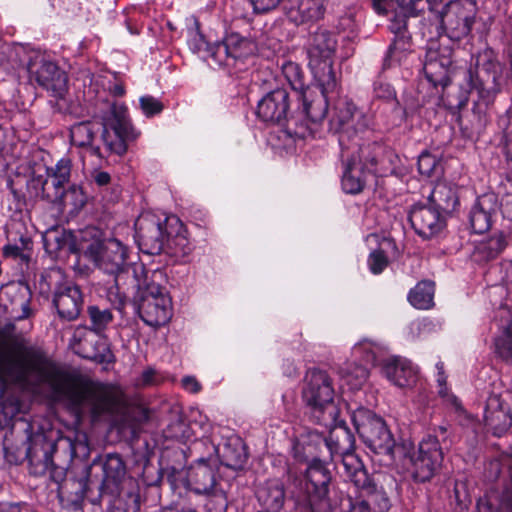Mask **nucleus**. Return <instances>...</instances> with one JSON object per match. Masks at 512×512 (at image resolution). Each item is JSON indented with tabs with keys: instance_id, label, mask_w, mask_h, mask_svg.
<instances>
[{
	"instance_id": "f257e3e1",
	"label": "nucleus",
	"mask_w": 512,
	"mask_h": 512,
	"mask_svg": "<svg viewBox=\"0 0 512 512\" xmlns=\"http://www.w3.org/2000/svg\"><path fill=\"white\" fill-rule=\"evenodd\" d=\"M133 275L139 317L154 328L166 325L172 318L173 308L164 286L165 273L160 269L147 270L143 264H137L133 267Z\"/></svg>"
},
{
	"instance_id": "f03ea898",
	"label": "nucleus",
	"mask_w": 512,
	"mask_h": 512,
	"mask_svg": "<svg viewBox=\"0 0 512 512\" xmlns=\"http://www.w3.org/2000/svg\"><path fill=\"white\" fill-rule=\"evenodd\" d=\"M302 395L318 422L326 427L336 422L339 410L334 403L332 380L326 372L315 369L309 371L305 377Z\"/></svg>"
},
{
	"instance_id": "7ed1b4c3",
	"label": "nucleus",
	"mask_w": 512,
	"mask_h": 512,
	"mask_svg": "<svg viewBox=\"0 0 512 512\" xmlns=\"http://www.w3.org/2000/svg\"><path fill=\"white\" fill-rule=\"evenodd\" d=\"M81 249L98 269L113 277V283L118 287L119 278L128 269V247L116 238H107L94 239Z\"/></svg>"
},
{
	"instance_id": "20e7f679",
	"label": "nucleus",
	"mask_w": 512,
	"mask_h": 512,
	"mask_svg": "<svg viewBox=\"0 0 512 512\" xmlns=\"http://www.w3.org/2000/svg\"><path fill=\"white\" fill-rule=\"evenodd\" d=\"M336 45L335 37L326 30L316 31L309 42L310 69L317 83H321L327 88L337 85L336 73L333 68Z\"/></svg>"
},
{
	"instance_id": "39448f33",
	"label": "nucleus",
	"mask_w": 512,
	"mask_h": 512,
	"mask_svg": "<svg viewBox=\"0 0 512 512\" xmlns=\"http://www.w3.org/2000/svg\"><path fill=\"white\" fill-rule=\"evenodd\" d=\"M31 430V425L26 423L24 433H26L27 460L30 472L35 476L48 473L54 482L60 483L65 479L66 472L63 467L53 463L52 456L56 451V444L47 439L43 433H32Z\"/></svg>"
},
{
	"instance_id": "423d86ee",
	"label": "nucleus",
	"mask_w": 512,
	"mask_h": 512,
	"mask_svg": "<svg viewBox=\"0 0 512 512\" xmlns=\"http://www.w3.org/2000/svg\"><path fill=\"white\" fill-rule=\"evenodd\" d=\"M353 422L359 436L375 453L394 459L395 440L385 421L366 409H359L353 415Z\"/></svg>"
},
{
	"instance_id": "0eeeda50",
	"label": "nucleus",
	"mask_w": 512,
	"mask_h": 512,
	"mask_svg": "<svg viewBox=\"0 0 512 512\" xmlns=\"http://www.w3.org/2000/svg\"><path fill=\"white\" fill-rule=\"evenodd\" d=\"M370 123V118L358 111L356 106L346 99H340L335 103L329 121L330 130L339 134V144L346 150L352 148L351 139L364 133Z\"/></svg>"
},
{
	"instance_id": "6e6552de",
	"label": "nucleus",
	"mask_w": 512,
	"mask_h": 512,
	"mask_svg": "<svg viewBox=\"0 0 512 512\" xmlns=\"http://www.w3.org/2000/svg\"><path fill=\"white\" fill-rule=\"evenodd\" d=\"M307 502L312 512H330L337 506L338 498L330 497L331 472L319 459H314L306 469ZM335 497L338 492L334 491Z\"/></svg>"
},
{
	"instance_id": "1a4fd4ad",
	"label": "nucleus",
	"mask_w": 512,
	"mask_h": 512,
	"mask_svg": "<svg viewBox=\"0 0 512 512\" xmlns=\"http://www.w3.org/2000/svg\"><path fill=\"white\" fill-rule=\"evenodd\" d=\"M444 448L437 435H428L418 445V450L411 455L410 473L415 482L430 481L441 469Z\"/></svg>"
},
{
	"instance_id": "9d476101",
	"label": "nucleus",
	"mask_w": 512,
	"mask_h": 512,
	"mask_svg": "<svg viewBox=\"0 0 512 512\" xmlns=\"http://www.w3.org/2000/svg\"><path fill=\"white\" fill-rule=\"evenodd\" d=\"M476 15L475 1L454 0L443 7L439 13V19L447 37L459 41L469 35Z\"/></svg>"
},
{
	"instance_id": "9b49d317",
	"label": "nucleus",
	"mask_w": 512,
	"mask_h": 512,
	"mask_svg": "<svg viewBox=\"0 0 512 512\" xmlns=\"http://www.w3.org/2000/svg\"><path fill=\"white\" fill-rule=\"evenodd\" d=\"M204 49L208 56L220 65L234 66L240 61L254 54L255 43L237 33L229 34L223 42L209 45L202 40L199 50Z\"/></svg>"
},
{
	"instance_id": "f8f14e48",
	"label": "nucleus",
	"mask_w": 512,
	"mask_h": 512,
	"mask_svg": "<svg viewBox=\"0 0 512 512\" xmlns=\"http://www.w3.org/2000/svg\"><path fill=\"white\" fill-rule=\"evenodd\" d=\"M354 436L345 426H334L328 437L323 439V445L330 453V457L338 455L342 458V464L347 477L363 467L362 462L353 454Z\"/></svg>"
},
{
	"instance_id": "ddd939ff",
	"label": "nucleus",
	"mask_w": 512,
	"mask_h": 512,
	"mask_svg": "<svg viewBox=\"0 0 512 512\" xmlns=\"http://www.w3.org/2000/svg\"><path fill=\"white\" fill-rule=\"evenodd\" d=\"M27 70L31 79L40 86L51 91L55 96L61 97L67 89V75L56 63L42 55H35L28 64Z\"/></svg>"
},
{
	"instance_id": "4468645a",
	"label": "nucleus",
	"mask_w": 512,
	"mask_h": 512,
	"mask_svg": "<svg viewBox=\"0 0 512 512\" xmlns=\"http://www.w3.org/2000/svg\"><path fill=\"white\" fill-rule=\"evenodd\" d=\"M131 133V125L123 107H111V115L104 119L101 139L109 152L122 155L127 150L126 141Z\"/></svg>"
},
{
	"instance_id": "2eb2a0df",
	"label": "nucleus",
	"mask_w": 512,
	"mask_h": 512,
	"mask_svg": "<svg viewBox=\"0 0 512 512\" xmlns=\"http://www.w3.org/2000/svg\"><path fill=\"white\" fill-rule=\"evenodd\" d=\"M452 65V49L437 42L428 45L423 70L433 86L445 87L450 83L449 70Z\"/></svg>"
},
{
	"instance_id": "dca6fc26",
	"label": "nucleus",
	"mask_w": 512,
	"mask_h": 512,
	"mask_svg": "<svg viewBox=\"0 0 512 512\" xmlns=\"http://www.w3.org/2000/svg\"><path fill=\"white\" fill-rule=\"evenodd\" d=\"M30 300L31 291L21 282H11L0 288V306L15 320L32 316Z\"/></svg>"
},
{
	"instance_id": "f3484780",
	"label": "nucleus",
	"mask_w": 512,
	"mask_h": 512,
	"mask_svg": "<svg viewBox=\"0 0 512 512\" xmlns=\"http://www.w3.org/2000/svg\"><path fill=\"white\" fill-rule=\"evenodd\" d=\"M53 305L61 319L66 321L75 320L80 315L83 306L80 288L71 282L57 283Z\"/></svg>"
},
{
	"instance_id": "a211bd4d",
	"label": "nucleus",
	"mask_w": 512,
	"mask_h": 512,
	"mask_svg": "<svg viewBox=\"0 0 512 512\" xmlns=\"http://www.w3.org/2000/svg\"><path fill=\"white\" fill-rule=\"evenodd\" d=\"M336 87L337 85L333 88H327L318 83L317 87L307 86L304 91L298 94L303 104V111L311 123L318 124L325 119L328 111L327 95L335 91Z\"/></svg>"
},
{
	"instance_id": "6ab92c4d",
	"label": "nucleus",
	"mask_w": 512,
	"mask_h": 512,
	"mask_svg": "<svg viewBox=\"0 0 512 512\" xmlns=\"http://www.w3.org/2000/svg\"><path fill=\"white\" fill-rule=\"evenodd\" d=\"M71 174V161L63 158L54 167L46 169V178H43L44 200L56 204L69 183Z\"/></svg>"
},
{
	"instance_id": "aec40b11",
	"label": "nucleus",
	"mask_w": 512,
	"mask_h": 512,
	"mask_svg": "<svg viewBox=\"0 0 512 512\" xmlns=\"http://www.w3.org/2000/svg\"><path fill=\"white\" fill-rule=\"evenodd\" d=\"M354 485L363 490L367 495L368 505L373 504L378 512H385L390 507L389 497L380 483V475L371 478L367 471L362 467L354 474L348 477Z\"/></svg>"
},
{
	"instance_id": "412c9836",
	"label": "nucleus",
	"mask_w": 512,
	"mask_h": 512,
	"mask_svg": "<svg viewBox=\"0 0 512 512\" xmlns=\"http://www.w3.org/2000/svg\"><path fill=\"white\" fill-rule=\"evenodd\" d=\"M289 110V94L283 88L267 93L257 105V115L265 122L280 123Z\"/></svg>"
},
{
	"instance_id": "4be33fe9",
	"label": "nucleus",
	"mask_w": 512,
	"mask_h": 512,
	"mask_svg": "<svg viewBox=\"0 0 512 512\" xmlns=\"http://www.w3.org/2000/svg\"><path fill=\"white\" fill-rule=\"evenodd\" d=\"M409 220L415 232L425 239L438 234L445 225L438 210L423 205L415 206L411 210Z\"/></svg>"
},
{
	"instance_id": "5701e85b",
	"label": "nucleus",
	"mask_w": 512,
	"mask_h": 512,
	"mask_svg": "<svg viewBox=\"0 0 512 512\" xmlns=\"http://www.w3.org/2000/svg\"><path fill=\"white\" fill-rule=\"evenodd\" d=\"M484 420L487 427L497 436L505 433L512 426L509 407L499 395H490L486 401Z\"/></svg>"
},
{
	"instance_id": "b1692460",
	"label": "nucleus",
	"mask_w": 512,
	"mask_h": 512,
	"mask_svg": "<svg viewBox=\"0 0 512 512\" xmlns=\"http://www.w3.org/2000/svg\"><path fill=\"white\" fill-rule=\"evenodd\" d=\"M140 249L150 255L160 254L166 245L167 234L163 231V224L159 220L146 219L138 230Z\"/></svg>"
},
{
	"instance_id": "393cba45",
	"label": "nucleus",
	"mask_w": 512,
	"mask_h": 512,
	"mask_svg": "<svg viewBox=\"0 0 512 512\" xmlns=\"http://www.w3.org/2000/svg\"><path fill=\"white\" fill-rule=\"evenodd\" d=\"M497 210L498 203L494 194H484L478 197L469 214L472 230L479 234L488 231L491 227L492 216Z\"/></svg>"
},
{
	"instance_id": "a878e982",
	"label": "nucleus",
	"mask_w": 512,
	"mask_h": 512,
	"mask_svg": "<svg viewBox=\"0 0 512 512\" xmlns=\"http://www.w3.org/2000/svg\"><path fill=\"white\" fill-rule=\"evenodd\" d=\"M349 150L342 148V154L355 152L357 165H362L367 172H377V165L381 161L384 153V148L376 142L361 143L360 135L357 138L351 139Z\"/></svg>"
},
{
	"instance_id": "bb28decb",
	"label": "nucleus",
	"mask_w": 512,
	"mask_h": 512,
	"mask_svg": "<svg viewBox=\"0 0 512 512\" xmlns=\"http://www.w3.org/2000/svg\"><path fill=\"white\" fill-rule=\"evenodd\" d=\"M285 10L296 25L316 21L324 15V0H287Z\"/></svg>"
},
{
	"instance_id": "cd10ccee",
	"label": "nucleus",
	"mask_w": 512,
	"mask_h": 512,
	"mask_svg": "<svg viewBox=\"0 0 512 512\" xmlns=\"http://www.w3.org/2000/svg\"><path fill=\"white\" fill-rule=\"evenodd\" d=\"M344 163V172L342 177V187L346 193L358 194L363 191L366 184L367 172L362 165H357L356 155L352 153L342 154Z\"/></svg>"
},
{
	"instance_id": "c85d7f7f",
	"label": "nucleus",
	"mask_w": 512,
	"mask_h": 512,
	"mask_svg": "<svg viewBox=\"0 0 512 512\" xmlns=\"http://www.w3.org/2000/svg\"><path fill=\"white\" fill-rule=\"evenodd\" d=\"M385 376L398 387H408L416 382V371L411 363L400 357L388 358L383 365Z\"/></svg>"
},
{
	"instance_id": "c756f323",
	"label": "nucleus",
	"mask_w": 512,
	"mask_h": 512,
	"mask_svg": "<svg viewBox=\"0 0 512 512\" xmlns=\"http://www.w3.org/2000/svg\"><path fill=\"white\" fill-rule=\"evenodd\" d=\"M256 496L267 512H279L285 501L284 486L279 480H268L258 487Z\"/></svg>"
},
{
	"instance_id": "7c9ffc66",
	"label": "nucleus",
	"mask_w": 512,
	"mask_h": 512,
	"mask_svg": "<svg viewBox=\"0 0 512 512\" xmlns=\"http://www.w3.org/2000/svg\"><path fill=\"white\" fill-rule=\"evenodd\" d=\"M430 202L439 212L451 213L459 203L456 189L446 182L437 183L429 195Z\"/></svg>"
},
{
	"instance_id": "2f4dec72",
	"label": "nucleus",
	"mask_w": 512,
	"mask_h": 512,
	"mask_svg": "<svg viewBox=\"0 0 512 512\" xmlns=\"http://www.w3.org/2000/svg\"><path fill=\"white\" fill-rule=\"evenodd\" d=\"M97 131V124L90 121L74 124L70 128L71 142L78 147H89L94 155L102 157L100 148L98 146H92V142Z\"/></svg>"
},
{
	"instance_id": "473e14b6",
	"label": "nucleus",
	"mask_w": 512,
	"mask_h": 512,
	"mask_svg": "<svg viewBox=\"0 0 512 512\" xmlns=\"http://www.w3.org/2000/svg\"><path fill=\"white\" fill-rule=\"evenodd\" d=\"M222 462L234 470L240 469L247 461V452L240 439H234L224 444L221 451Z\"/></svg>"
},
{
	"instance_id": "72a5a7b5",
	"label": "nucleus",
	"mask_w": 512,
	"mask_h": 512,
	"mask_svg": "<svg viewBox=\"0 0 512 512\" xmlns=\"http://www.w3.org/2000/svg\"><path fill=\"white\" fill-rule=\"evenodd\" d=\"M103 480L101 487L117 485L124 478L126 469L122 458L117 454L107 455L103 465Z\"/></svg>"
},
{
	"instance_id": "f704fd0d",
	"label": "nucleus",
	"mask_w": 512,
	"mask_h": 512,
	"mask_svg": "<svg viewBox=\"0 0 512 512\" xmlns=\"http://www.w3.org/2000/svg\"><path fill=\"white\" fill-rule=\"evenodd\" d=\"M412 39L409 34H402L394 38L392 44L388 49L386 58L384 59L383 67L389 68L401 62L412 51Z\"/></svg>"
},
{
	"instance_id": "c9c22d12",
	"label": "nucleus",
	"mask_w": 512,
	"mask_h": 512,
	"mask_svg": "<svg viewBox=\"0 0 512 512\" xmlns=\"http://www.w3.org/2000/svg\"><path fill=\"white\" fill-rule=\"evenodd\" d=\"M506 240L502 233L494 235L489 239L481 241L474 250L473 256L476 261H488L497 257L505 248Z\"/></svg>"
},
{
	"instance_id": "e433bc0d",
	"label": "nucleus",
	"mask_w": 512,
	"mask_h": 512,
	"mask_svg": "<svg viewBox=\"0 0 512 512\" xmlns=\"http://www.w3.org/2000/svg\"><path fill=\"white\" fill-rule=\"evenodd\" d=\"M43 244L47 253L57 255L67 246L72 251L71 236L59 227L48 229L43 235Z\"/></svg>"
},
{
	"instance_id": "4c0bfd02",
	"label": "nucleus",
	"mask_w": 512,
	"mask_h": 512,
	"mask_svg": "<svg viewBox=\"0 0 512 512\" xmlns=\"http://www.w3.org/2000/svg\"><path fill=\"white\" fill-rule=\"evenodd\" d=\"M434 284L430 281L419 282L409 293V302L418 309H428L433 305Z\"/></svg>"
},
{
	"instance_id": "58836bf2",
	"label": "nucleus",
	"mask_w": 512,
	"mask_h": 512,
	"mask_svg": "<svg viewBox=\"0 0 512 512\" xmlns=\"http://www.w3.org/2000/svg\"><path fill=\"white\" fill-rule=\"evenodd\" d=\"M87 202V196L82 187L72 184L65 188L60 200L56 203L62 208L70 207L71 211H80Z\"/></svg>"
},
{
	"instance_id": "ea45409f",
	"label": "nucleus",
	"mask_w": 512,
	"mask_h": 512,
	"mask_svg": "<svg viewBox=\"0 0 512 512\" xmlns=\"http://www.w3.org/2000/svg\"><path fill=\"white\" fill-rule=\"evenodd\" d=\"M194 490L199 494L210 493L215 486L213 470L206 465L197 467L191 474Z\"/></svg>"
},
{
	"instance_id": "a19ab883",
	"label": "nucleus",
	"mask_w": 512,
	"mask_h": 512,
	"mask_svg": "<svg viewBox=\"0 0 512 512\" xmlns=\"http://www.w3.org/2000/svg\"><path fill=\"white\" fill-rule=\"evenodd\" d=\"M87 314L90 319L89 329L96 333L104 331L113 320V314L109 309L96 305L88 306Z\"/></svg>"
},
{
	"instance_id": "79ce46f5",
	"label": "nucleus",
	"mask_w": 512,
	"mask_h": 512,
	"mask_svg": "<svg viewBox=\"0 0 512 512\" xmlns=\"http://www.w3.org/2000/svg\"><path fill=\"white\" fill-rule=\"evenodd\" d=\"M4 457L10 464H19L27 459V441L21 439L20 443L14 442L9 436L4 439Z\"/></svg>"
},
{
	"instance_id": "37998d69",
	"label": "nucleus",
	"mask_w": 512,
	"mask_h": 512,
	"mask_svg": "<svg viewBox=\"0 0 512 512\" xmlns=\"http://www.w3.org/2000/svg\"><path fill=\"white\" fill-rule=\"evenodd\" d=\"M166 246L176 257H184L191 252L190 242L183 232H178L174 236L167 233Z\"/></svg>"
},
{
	"instance_id": "c03bdc74",
	"label": "nucleus",
	"mask_w": 512,
	"mask_h": 512,
	"mask_svg": "<svg viewBox=\"0 0 512 512\" xmlns=\"http://www.w3.org/2000/svg\"><path fill=\"white\" fill-rule=\"evenodd\" d=\"M282 70L285 78L295 92L299 94L306 89L302 72L297 64L288 62L283 65Z\"/></svg>"
},
{
	"instance_id": "a18cd8bd",
	"label": "nucleus",
	"mask_w": 512,
	"mask_h": 512,
	"mask_svg": "<svg viewBox=\"0 0 512 512\" xmlns=\"http://www.w3.org/2000/svg\"><path fill=\"white\" fill-rule=\"evenodd\" d=\"M369 372L368 370L358 364H352L346 370L344 378L346 383L352 389L360 388L368 379Z\"/></svg>"
},
{
	"instance_id": "49530a36",
	"label": "nucleus",
	"mask_w": 512,
	"mask_h": 512,
	"mask_svg": "<svg viewBox=\"0 0 512 512\" xmlns=\"http://www.w3.org/2000/svg\"><path fill=\"white\" fill-rule=\"evenodd\" d=\"M419 105L413 97H406L403 104H395L393 112L395 114V125H401V123L408 120L418 109Z\"/></svg>"
},
{
	"instance_id": "de8ad7c7",
	"label": "nucleus",
	"mask_w": 512,
	"mask_h": 512,
	"mask_svg": "<svg viewBox=\"0 0 512 512\" xmlns=\"http://www.w3.org/2000/svg\"><path fill=\"white\" fill-rule=\"evenodd\" d=\"M339 509L340 512H372L367 501L354 503L349 496L340 494L337 500V506L333 509Z\"/></svg>"
},
{
	"instance_id": "09e8293b",
	"label": "nucleus",
	"mask_w": 512,
	"mask_h": 512,
	"mask_svg": "<svg viewBox=\"0 0 512 512\" xmlns=\"http://www.w3.org/2000/svg\"><path fill=\"white\" fill-rule=\"evenodd\" d=\"M89 334V329L88 328H85V327H78L76 330H75V333H74V340L78 342V346H79V353L84 357V358H87V359H91V360H94V361H98V362H102L103 361V357L98 355L97 353H89V352H86L85 351V347H84V343L87 342V338L86 336Z\"/></svg>"
},
{
	"instance_id": "8fccbe9b",
	"label": "nucleus",
	"mask_w": 512,
	"mask_h": 512,
	"mask_svg": "<svg viewBox=\"0 0 512 512\" xmlns=\"http://www.w3.org/2000/svg\"><path fill=\"white\" fill-rule=\"evenodd\" d=\"M438 168L437 158L429 152H423L418 158V170L422 175L431 176Z\"/></svg>"
},
{
	"instance_id": "3c124183",
	"label": "nucleus",
	"mask_w": 512,
	"mask_h": 512,
	"mask_svg": "<svg viewBox=\"0 0 512 512\" xmlns=\"http://www.w3.org/2000/svg\"><path fill=\"white\" fill-rule=\"evenodd\" d=\"M388 258L382 249L372 251L368 258V265L372 273L379 274L388 266Z\"/></svg>"
},
{
	"instance_id": "603ef678",
	"label": "nucleus",
	"mask_w": 512,
	"mask_h": 512,
	"mask_svg": "<svg viewBox=\"0 0 512 512\" xmlns=\"http://www.w3.org/2000/svg\"><path fill=\"white\" fill-rule=\"evenodd\" d=\"M42 187H44L43 176L37 175L32 176L26 181V195L30 200L33 199H42L44 200V191L42 192Z\"/></svg>"
},
{
	"instance_id": "864d4df0",
	"label": "nucleus",
	"mask_w": 512,
	"mask_h": 512,
	"mask_svg": "<svg viewBox=\"0 0 512 512\" xmlns=\"http://www.w3.org/2000/svg\"><path fill=\"white\" fill-rule=\"evenodd\" d=\"M139 102L140 107L146 116H153L163 110L162 103L152 96H142Z\"/></svg>"
},
{
	"instance_id": "5fc2aeb1",
	"label": "nucleus",
	"mask_w": 512,
	"mask_h": 512,
	"mask_svg": "<svg viewBox=\"0 0 512 512\" xmlns=\"http://www.w3.org/2000/svg\"><path fill=\"white\" fill-rule=\"evenodd\" d=\"M375 97L386 101H394L395 104L399 105V100L396 99V92L392 86L388 83L378 82L374 87Z\"/></svg>"
},
{
	"instance_id": "6e6d98bb",
	"label": "nucleus",
	"mask_w": 512,
	"mask_h": 512,
	"mask_svg": "<svg viewBox=\"0 0 512 512\" xmlns=\"http://www.w3.org/2000/svg\"><path fill=\"white\" fill-rule=\"evenodd\" d=\"M498 69L499 64L491 60L481 65L477 63V74L482 78V81H485L483 74H486V81L491 79L494 82L498 75Z\"/></svg>"
},
{
	"instance_id": "4d7b16f0",
	"label": "nucleus",
	"mask_w": 512,
	"mask_h": 512,
	"mask_svg": "<svg viewBox=\"0 0 512 512\" xmlns=\"http://www.w3.org/2000/svg\"><path fill=\"white\" fill-rule=\"evenodd\" d=\"M401 14H395L394 18L391 19L389 29L395 35V37L402 34H408L407 32V16L406 11Z\"/></svg>"
},
{
	"instance_id": "13d9d810",
	"label": "nucleus",
	"mask_w": 512,
	"mask_h": 512,
	"mask_svg": "<svg viewBox=\"0 0 512 512\" xmlns=\"http://www.w3.org/2000/svg\"><path fill=\"white\" fill-rule=\"evenodd\" d=\"M256 13H266L275 9L282 0H249Z\"/></svg>"
},
{
	"instance_id": "bf43d9fd",
	"label": "nucleus",
	"mask_w": 512,
	"mask_h": 512,
	"mask_svg": "<svg viewBox=\"0 0 512 512\" xmlns=\"http://www.w3.org/2000/svg\"><path fill=\"white\" fill-rule=\"evenodd\" d=\"M497 349L503 359L512 363V336H507L504 340L498 342Z\"/></svg>"
},
{
	"instance_id": "052dcab7",
	"label": "nucleus",
	"mask_w": 512,
	"mask_h": 512,
	"mask_svg": "<svg viewBox=\"0 0 512 512\" xmlns=\"http://www.w3.org/2000/svg\"><path fill=\"white\" fill-rule=\"evenodd\" d=\"M8 188H9L14 200L17 203V208L21 209L26 204V201L28 199L26 193L23 192L21 189H18L15 186V182L13 180L8 181Z\"/></svg>"
},
{
	"instance_id": "680f3d73",
	"label": "nucleus",
	"mask_w": 512,
	"mask_h": 512,
	"mask_svg": "<svg viewBox=\"0 0 512 512\" xmlns=\"http://www.w3.org/2000/svg\"><path fill=\"white\" fill-rule=\"evenodd\" d=\"M156 372L155 370L149 368L143 371L141 376L137 379V386L146 387L151 386L156 383Z\"/></svg>"
},
{
	"instance_id": "e2e57ef3",
	"label": "nucleus",
	"mask_w": 512,
	"mask_h": 512,
	"mask_svg": "<svg viewBox=\"0 0 512 512\" xmlns=\"http://www.w3.org/2000/svg\"><path fill=\"white\" fill-rule=\"evenodd\" d=\"M91 178L99 187L107 186L111 182L110 174L101 170H94L91 174Z\"/></svg>"
},
{
	"instance_id": "0e129e2a",
	"label": "nucleus",
	"mask_w": 512,
	"mask_h": 512,
	"mask_svg": "<svg viewBox=\"0 0 512 512\" xmlns=\"http://www.w3.org/2000/svg\"><path fill=\"white\" fill-rule=\"evenodd\" d=\"M182 385L186 390L192 393H197L201 389V385L199 384V382L194 377L191 376L183 378Z\"/></svg>"
},
{
	"instance_id": "69168bd1",
	"label": "nucleus",
	"mask_w": 512,
	"mask_h": 512,
	"mask_svg": "<svg viewBox=\"0 0 512 512\" xmlns=\"http://www.w3.org/2000/svg\"><path fill=\"white\" fill-rule=\"evenodd\" d=\"M288 129H289V133L291 135H293L297 138H301V139H304L313 133L312 128H310L306 125H300L299 127H297L294 130H292L290 127Z\"/></svg>"
},
{
	"instance_id": "338daca9",
	"label": "nucleus",
	"mask_w": 512,
	"mask_h": 512,
	"mask_svg": "<svg viewBox=\"0 0 512 512\" xmlns=\"http://www.w3.org/2000/svg\"><path fill=\"white\" fill-rule=\"evenodd\" d=\"M0 512H22L20 503L2 502L0 503Z\"/></svg>"
},
{
	"instance_id": "774afa93",
	"label": "nucleus",
	"mask_w": 512,
	"mask_h": 512,
	"mask_svg": "<svg viewBox=\"0 0 512 512\" xmlns=\"http://www.w3.org/2000/svg\"><path fill=\"white\" fill-rule=\"evenodd\" d=\"M511 484L510 487L503 494V502L506 505L508 512H512V466L510 470Z\"/></svg>"
}]
</instances>
